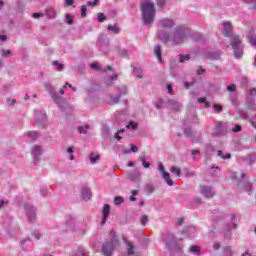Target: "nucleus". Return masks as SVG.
I'll use <instances>...</instances> for the list:
<instances>
[{
    "mask_svg": "<svg viewBox=\"0 0 256 256\" xmlns=\"http://www.w3.org/2000/svg\"><path fill=\"white\" fill-rule=\"evenodd\" d=\"M142 19L146 25L153 24L155 19V4L151 0L141 3Z\"/></svg>",
    "mask_w": 256,
    "mask_h": 256,
    "instance_id": "nucleus-1",
    "label": "nucleus"
},
{
    "mask_svg": "<svg viewBox=\"0 0 256 256\" xmlns=\"http://www.w3.org/2000/svg\"><path fill=\"white\" fill-rule=\"evenodd\" d=\"M230 45L234 51L235 59H241L243 57V47L241 46V38L234 35L230 38Z\"/></svg>",
    "mask_w": 256,
    "mask_h": 256,
    "instance_id": "nucleus-2",
    "label": "nucleus"
},
{
    "mask_svg": "<svg viewBox=\"0 0 256 256\" xmlns=\"http://www.w3.org/2000/svg\"><path fill=\"white\" fill-rule=\"evenodd\" d=\"M227 123L218 122L214 127V135H225L229 130L227 129Z\"/></svg>",
    "mask_w": 256,
    "mask_h": 256,
    "instance_id": "nucleus-3",
    "label": "nucleus"
},
{
    "mask_svg": "<svg viewBox=\"0 0 256 256\" xmlns=\"http://www.w3.org/2000/svg\"><path fill=\"white\" fill-rule=\"evenodd\" d=\"M160 26L163 29H171L175 27V22L169 18H164L160 21Z\"/></svg>",
    "mask_w": 256,
    "mask_h": 256,
    "instance_id": "nucleus-4",
    "label": "nucleus"
},
{
    "mask_svg": "<svg viewBox=\"0 0 256 256\" xmlns=\"http://www.w3.org/2000/svg\"><path fill=\"white\" fill-rule=\"evenodd\" d=\"M185 33L179 29H176V33L174 34V43L181 44L183 43V39H185Z\"/></svg>",
    "mask_w": 256,
    "mask_h": 256,
    "instance_id": "nucleus-5",
    "label": "nucleus"
},
{
    "mask_svg": "<svg viewBox=\"0 0 256 256\" xmlns=\"http://www.w3.org/2000/svg\"><path fill=\"white\" fill-rule=\"evenodd\" d=\"M112 251H113V243L106 242L103 245V248H102L103 255L104 256H111Z\"/></svg>",
    "mask_w": 256,
    "mask_h": 256,
    "instance_id": "nucleus-6",
    "label": "nucleus"
},
{
    "mask_svg": "<svg viewBox=\"0 0 256 256\" xmlns=\"http://www.w3.org/2000/svg\"><path fill=\"white\" fill-rule=\"evenodd\" d=\"M223 35L224 37H231V32L233 31V26L231 25V22H224L223 23Z\"/></svg>",
    "mask_w": 256,
    "mask_h": 256,
    "instance_id": "nucleus-7",
    "label": "nucleus"
},
{
    "mask_svg": "<svg viewBox=\"0 0 256 256\" xmlns=\"http://www.w3.org/2000/svg\"><path fill=\"white\" fill-rule=\"evenodd\" d=\"M102 213H103V219H102L101 225H105V222L107 221V218L111 213V206H109V204H105Z\"/></svg>",
    "mask_w": 256,
    "mask_h": 256,
    "instance_id": "nucleus-8",
    "label": "nucleus"
},
{
    "mask_svg": "<svg viewBox=\"0 0 256 256\" xmlns=\"http://www.w3.org/2000/svg\"><path fill=\"white\" fill-rule=\"evenodd\" d=\"M202 195L206 197L207 199H210V197H213V192L211 191V187L203 186L201 188Z\"/></svg>",
    "mask_w": 256,
    "mask_h": 256,
    "instance_id": "nucleus-9",
    "label": "nucleus"
},
{
    "mask_svg": "<svg viewBox=\"0 0 256 256\" xmlns=\"http://www.w3.org/2000/svg\"><path fill=\"white\" fill-rule=\"evenodd\" d=\"M154 55H155L156 59H158L159 63H161V61H163L162 56H161V46H159V45L154 46Z\"/></svg>",
    "mask_w": 256,
    "mask_h": 256,
    "instance_id": "nucleus-10",
    "label": "nucleus"
},
{
    "mask_svg": "<svg viewBox=\"0 0 256 256\" xmlns=\"http://www.w3.org/2000/svg\"><path fill=\"white\" fill-rule=\"evenodd\" d=\"M168 104L170 105L173 111H179V109H181V104H179V102L175 100H169Z\"/></svg>",
    "mask_w": 256,
    "mask_h": 256,
    "instance_id": "nucleus-11",
    "label": "nucleus"
},
{
    "mask_svg": "<svg viewBox=\"0 0 256 256\" xmlns=\"http://www.w3.org/2000/svg\"><path fill=\"white\" fill-rule=\"evenodd\" d=\"M162 177L164 181H166L167 185H169L170 187H173V180L171 179V175L169 174V172H164L162 174Z\"/></svg>",
    "mask_w": 256,
    "mask_h": 256,
    "instance_id": "nucleus-12",
    "label": "nucleus"
},
{
    "mask_svg": "<svg viewBox=\"0 0 256 256\" xmlns=\"http://www.w3.org/2000/svg\"><path fill=\"white\" fill-rule=\"evenodd\" d=\"M82 198L85 199V201H89V199H91V191L87 188L82 189Z\"/></svg>",
    "mask_w": 256,
    "mask_h": 256,
    "instance_id": "nucleus-13",
    "label": "nucleus"
},
{
    "mask_svg": "<svg viewBox=\"0 0 256 256\" xmlns=\"http://www.w3.org/2000/svg\"><path fill=\"white\" fill-rule=\"evenodd\" d=\"M126 245L128 247L127 249V255H134L135 254V246L132 242H126Z\"/></svg>",
    "mask_w": 256,
    "mask_h": 256,
    "instance_id": "nucleus-14",
    "label": "nucleus"
},
{
    "mask_svg": "<svg viewBox=\"0 0 256 256\" xmlns=\"http://www.w3.org/2000/svg\"><path fill=\"white\" fill-rule=\"evenodd\" d=\"M107 29H108V31H112V33H115V34L121 33V29L117 27V24H115V25L109 24L107 26Z\"/></svg>",
    "mask_w": 256,
    "mask_h": 256,
    "instance_id": "nucleus-15",
    "label": "nucleus"
},
{
    "mask_svg": "<svg viewBox=\"0 0 256 256\" xmlns=\"http://www.w3.org/2000/svg\"><path fill=\"white\" fill-rule=\"evenodd\" d=\"M41 151V146H34L32 149L33 157H39V155H41Z\"/></svg>",
    "mask_w": 256,
    "mask_h": 256,
    "instance_id": "nucleus-16",
    "label": "nucleus"
},
{
    "mask_svg": "<svg viewBox=\"0 0 256 256\" xmlns=\"http://www.w3.org/2000/svg\"><path fill=\"white\" fill-rule=\"evenodd\" d=\"M189 252L194 253L195 255H199V253L201 252V248L199 246L193 245V246H190Z\"/></svg>",
    "mask_w": 256,
    "mask_h": 256,
    "instance_id": "nucleus-17",
    "label": "nucleus"
},
{
    "mask_svg": "<svg viewBox=\"0 0 256 256\" xmlns=\"http://www.w3.org/2000/svg\"><path fill=\"white\" fill-rule=\"evenodd\" d=\"M130 181H139L141 179V174L139 172L137 173H132L129 175Z\"/></svg>",
    "mask_w": 256,
    "mask_h": 256,
    "instance_id": "nucleus-18",
    "label": "nucleus"
},
{
    "mask_svg": "<svg viewBox=\"0 0 256 256\" xmlns=\"http://www.w3.org/2000/svg\"><path fill=\"white\" fill-rule=\"evenodd\" d=\"M170 172L177 175V177H181V168L173 166L170 168Z\"/></svg>",
    "mask_w": 256,
    "mask_h": 256,
    "instance_id": "nucleus-19",
    "label": "nucleus"
},
{
    "mask_svg": "<svg viewBox=\"0 0 256 256\" xmlns=\"http://www.w3.org/2000/svg\"><path fill=\"white\" fill-rule=\"evenodd\" d=\"M52 65H54L56 67L57 71H63V69H64L63 64L59 63V61H57V60H54L52 62Z\"/></svg>",
    "mask_w": 256,
    "mask_h": 256,
    "instance_id": "nucleus-20",
    "label": "nucleus"
},
{
    "mask_svg": "<svg viewBox=\"0 0 256 256\" xmlns=\"http://www.w3.org/2000/svg\"><path fill=\"white\" fill-rule=\"evenodd\" d=\"M223 251L225 256H233V250H231V247L226 246L223 248Z\"/></svg>",
    "mask_w": 256,
    "mask_h": 256,
    "instance_id": "nucleus-21",
    "label": "nucleus"
},
{
    "mask_svg": "<svg viewBox=\"0 0 256 256\" xmlns=\"http://www.w3.org/2000/svg\"><path fill=\"white\" fill-rule=\"evenodd\" d=\"M78 131L79 133L86 135L87 131H89V125L78 127Z\"/></svg>",
    "mask_w": 256,
    "mask_h": 256,
    "instance_id": "nucleus-22",
    "label": "nucleus"
},
{
    "mask_svg": "<svg viewBox=\"0 0 256 256\" xmlns=\"http://www.w3.org/2000/svg\"><path fill=\"white\" fill-rule=\"evenodd\" d=\"M190 59H191V56L189 54H186V55L181 54L179 62L185 63V61H189Z\"/></svg>",
    "mask_w": 256,
    "mask_h": 256,
    "instance_id": "nucleus-23",
    "label": "nucleus"
},
{
    "mask_svg": "<svg viewBox=\"0 0 256 256\" xmlns=\"http://www.w3.org/2000/svg\"><path fill=\"white\" fill-rule=\"evenodd\" d=\"M218 157H221V159H231V154L227 153L226 155L223 154V151H218Z\"/></svg>",
    "mask_w": 256,
    "mask_h": 256,
    "instance_id": "nucleus-24",
    "label": "nucleus"
},
{
    "mask_svg": "<svg viewBox=\"0 0 256 256\" xmlns=\"http://www.w3.org/2000/svg\"><path fill=\"white\" fill-rule=\"evenodd\" d=\"M198 103H204L205 107H207V108L211 107V104L209 102H207V98H205V97L198 98Z\"/></svg>",
    "mask_w": 256,
    "mask_h": 256,
    "instance_id": "nucleus-25",
    "label": "nucleus"
},
{
    "mask_svg": "<svg viewBox=\"0 0 256 256\" xmlns=\"http://www.w3.org/2000/svg\"><path fill=\"white\" fill-rule=\"evenodd\" d=\"M138 127V124L133 122V121H130L127 126H126V129H137Z\"/></svg>",
    "mask_w": 256,
    "mask_h": 256,
    "instance_id": "nucleus-26",
    "label": "nucleus"
},
{
    "mask_svg": "<svg viewBox=\"0 0 256 256\" xmlns=\"http://www.w3.org/2000/svg\"><path fill=\"white\" fill-rule=\"evenodd\" d=\"M124 201H125V199H123V197L116 196L114 198L115 205H121V203H124Z\"/></svg>",
    "mask_w": 256,
    "mask_h": 256,
    "instance_id": "nucleus-27",
    "label": "nucleus"
},
{
    "mask_svg": "<svg viewBox=\"0 0 256 256\" xmlns=\"http://www.w3.org/2000/svg\"><path fill=\"white\" fill-rule=\"evenodd\" d=\"M67 153H70V161H73L75 159V156L73 155L74 153V148L73 146H70L68 149H67Z\"/></svg>",
    "mask_w": 256,
    "mask_h": 256,
    "instance_id": "nucleus-28",
    "label": "nucleus"
},
{
    "mask_svg": "<svg viewBox=\"0 0 256 256\" xmlns=\"http://www.w3.org/2000/svg\"><path fill=\"white\" fill-rule=\"evenodd\" d=\"M98 21L103 23V21H107V17L103 13H98Z\"/></svg>",
    "mask_w": 256,
    "mask_h": 256,
    "instance_id": "nucleus-29",
    "label": "nucleus"
},
{
    "mask_svg": "<svg viewBox=\"0 0 256 256\" xmlns=\"http://www.w3.org/2000/svg\"><path fill=\"white\" fill-rule=\"evenodd\" d=\"M81 17H87V6L82 5L81 7Z\"/></svg>",
    "mask_w": 256,
    "mask_h": 256,
    "instance_id": "nucleus-30",
    "label": "nucleus"
},
{
    "mask_svg": "<svg viewBox=\"0 0 256 256\" xmlns=\"http://www.w3.org/2000/svg\"><path fill=\"white\" fill-rule=\"evenodd\" d=\"M236 89H237V85H235V84H230L227 87V91H229L230 93H233L234 91H236Z\"/></svg>",
    "mask_w": 256,
    "mask_h": 256,
    "instance_id": "nucleus-31",
    "label": "nucleus"
},
{
    "mask_svg": "<svg viewBox=\"0 0 256 256\" xmlns=\"http://www.w3.org/2000/svg\"><path fill=\"white\" fill-rule=\"evenodd\" d=\"M99 159H100L99 155H96V156L91 155L90 156V161H91L92 164L97 163V161H99Z\"/></svg>",
    "mask_w": 256,
    "mask_h": 256,
    "instance_id": "nucleus-32",
    "label": "nucleus"
},
{
    "mask_svg": "<svg viewBox=\"0 0 256 256\" xmlns=\"http://www.w3.org/2000/svg\"><path fill=\"white\" fill-rule=\"evenodd\" d=\"M87 5L88 7H97V5H99V0H94L93 2L88 1Z\"/></svg>",
    "mask_w": 256,
    "mask_h": 256,
    "instance_id": "nucleus-33",
    "label": "nucleus"
},
{
    "mask_svg": "<svg viewBox=\"0 0 256 256\" xmlns=\"http://www.w3.org/2000/svg\"><path fill=\"white\" fill-rule=\"evenodd\" d=\"M240 131H242V127L239 124L235 125L232 129L233 133H239Z\"/></svg>",
    "mask_w": 256,
    "mask_h": 256,
    "instance_id": "nucleus-34",
    "label": "nucleus"
},
{
    "mask_svg": "<svg viewBox=\"0 0 256 256\" xmlns=\"http://www.w3.org/2000/svg\"><path fill=\"white\" fill-rule=\"evenodd\" d=\"M248 39H249V43H250L251 45H256V37H255V36L249 35V36H248Z\"/></svg>",
    "mask_w": 256,
    "mask_h": 256,
    "instance_id": "nucleus-35",
    "label": "nucleus"
},
{
    "mask_svg": "<svg viewBox=\"0 0 256 256\" xmlns=\"http://www.w3.org/2000/svg\"><path fill=\"white\" fill-rule=\"evenodd\" d=\"M148 221H149V218L147 217V215L142 216V218H141L142 225H147Z\"/></svg>",
    "mask_w": 256,
    "mask_h": 256,
    "instance_id": "nucleus-36",
    "label": "nucleus"
},
{
    "mask_svg": "<svg viewBox=\"0 0 256 256\" xmlns=\"http://www.w3.org/2000/svg\"><path fill=\"white\" fill-rule=\"evenodd\" d=\"M213 109H215L219 113H221V111H223V107L221 105H219V104H214L213 105Z\"/></svg>",
    "mask_w": 256,
    "mask_h": 256,
    "instance_id": "nucleus-37",
    "label": "nucleus"
},
{
    "mask_svg": "<svg viewBox=\"0 0 256 256\" xmlns=\"http://www.w3.org/2000/svg\"><path fill=\"white\" fill-rule=\"evenodd\" d=\"M66 21H67L68 25H72L73 17H71L69 14H66Z\"/></svg>",
    "mask_w": 256,
    "mask_h": 256,
    "instance_id": "nucleus-38",
    "label": "nucleus"
},
{
    "mask_svg": "<svg viewBox=\"0 0 256 256\" xmlns=\"http://www.w3.org/2000/svg\"><path fill=\"white\" fill-rule=\"evenodd\" d=\"M11 55V50H3L2 51V57H9Z\"/></svg>",
    "mask_w": 256,
    "mask_h": 256,
    "instance_id": "nucleus-39",
    "label": "nucleus"
},
{
    "mask_svg": "<svg viewBox=\"0 0 256 256\" xmlns=\"http://www.w3.org/2000/svg\"><path fill=\"white\" fill-rule=\"evenodd\" d=\"M163 107V99H159L158 103H156V109H161Z\"/></svg>",
    "mask_w": 256,
    "mask_h": 256,
    "instance_id": "nucleus-40",
    "label": "nucleus"
},
{
    "mask_svg": "<svg viewBox=\"0 0 256 256\" xmlns=\"http://www.w3.org/2000/svg\"><path fill=\"white\" fill-rule=\"evenodd\" d=\"M157 5L159 7H165V5H166L165 0H157Z\"/></svg>",
    "mask_w": 256,
    "mask_h": 256,
    "instance_id": "nucleus-41",
    "label": "nucleus"
},
{
    "mask_svg": "<svg viewBox=\"0 0 256 256\" xmlns=\"http://www.w3.org/2000/svg\"><path fill=\"white\" fill-rule=\"evenodd\" d=\"M73 3H75L74 0H65L66 7H71V5H73Z\"/></svg>",
    "mask_w": 256,
    "mask_h": 256,
    "instance_id": "nucleus-42",
    "label": "nucleus"
},
{
    "mask_svg": "<svg viewBox=\"0 0 256 256\" xmlns=\"http://www.w3.org/2000/svg\"><path fill=\"white\" fill-rule=\"evenodd\" d=\"M33 19H39V17H43V14L41 13H34L32 14Z\"/></svg>",
    "mask_w": 256,
    "mask_h": 256,
    "instance_id": "nucleus-43",
    "label": "nucleus"
},
{
    "mask_svg": "<svg viewBox=\"0 0 256 256\" xmlns=\"http://www.w3.org/2000/svg\"><path fill=\"white\" fill-rule=\"evenodd\" d=\"M159 37H160V39H164L165 43H169V36L163 37V35L161 33H159Z\"/></svg>",
    "mask_w": 256,
    "mask_h": 256,
    "instance_id": "nucleus-44",
    "label": "nucleus"
},
{
    "mask_svg": "<svg viewBox=\"0 0 256 256\" xmlns=\"http://www.w3.org/2000/svg\"><path fill=\"white\" fill-rule=\"evenodd\" d=\"M142 165L145 169H149V167H151V164H149L147 161L142 162Z\"/></svg>",
    "mask_w": 256,
    "mask_h": 256,
    "instance_id": "nucleus-45",
    "label": "nucleus"
},
{
    "mask_svg": "<svg viewBox=\"0 0 256 256\" xmlns=\"http://www.w3.org/2000/svg\"><path fill=\"white\" fill-rule=\"evenodd\" d=\"M52 99L55 101V103H59L61 98H59V96L54 94V95H52Z\"/></svg>",
    "mask_w": 256,
    "mask_h": 256,
    "instance_id": "nucleus-46",
    "label": "nucleus"
},
{
    "mask_svg": "<svg viewBox=\"0 0 256 256\" xmlns=\"http://www.w3.org/2000/svg\"><path fill=\"white\" fill-rule=\"evenodd\" d=\"M131 150L133 151V153H137V151H139V148L133 144H131Z\"/></svg>",
    "mask_w": 256,
    "mask_h": 256,
    "instance_id": "nucleus-47",
    "label": "nucleus"
},
{
    "mask_svg": "<svg viewBox=\"0 0 256 256\" xmlns=\"http://www.w3.org/2000/svg\"><path fill=\"white\" fill-rule=\"evenodd\" d=\"M159 171H161L162 174H163V173H167V171H165V166H163V164H160V165H159Z\"/></svg>",
    "mask_w": 256,
    "mask_h": 256,
    "instance_id": "nucleus-48",
    "label": "nucleus"
},
{
    "mask_svg": "<svg viewBox=\"0 0 256 256\" xmlns=\"http://www.w3.org/2000/svg\"><path fill=\"white\" fill-rule=\"evenodd\" d=\"M114 138H115V139H118V141H121V139H123V137H121V136L119 135V132H116V133L114 134Z\"/></svg>",
    "mask_w": 256,
    "mask_h": 256,
    "instance_id": "nucleus-49",
    "label": "nucleus"
},
{
    "mask_svg": "<svg viewBox=\"0 0 256 256\" xmlns=\"http://www.w3.org/2000/svg\"><path fill=\"white\" fill-rule=\"evenodd\" d=\"M91 67H92V69L98 70L99 69V64L98 63H92Z\"/></svg>",
    "mask_w": 256,
    "mask_h": 256,
    "instance_id": "nucleus-50",
    "label": "nucleus"
},
{
    "mask_svg": "<svg viewBox=\"0 0 256 256\" xmlns=\"http://www.w3.org/2000/svg\"><path fill=\"white\" fill-rule=\"evenodd\" d=\"M213 249H215V250L221 249V244L215 243V244L213 245Z\"/></svg>",
    "mask_w": 256,
    "mask_h": 256,
    "instance_id": "nucleus-51",
    "label": "nucleus"
},
{
    "mask_svg": "<svg viewBox=\"0 0 256 256\" xmlns=\"http://www.w3.org/2000/svg\"><path fill=\"white\" fill-rule=\"evenodd\" d=\"M198 75H202V73H205V69L199 68L197 70Z\"/></svg>",
    "mask_w": 256,
    "mask_h": 256,
    "instance_id": "nucleus-52",
    "label": "nucleus"
},
{
    "mask_svg": "<svg viewBox=\"0 0 256 256\" xmlns=\"http://www.w3.org/2000/svg\"><path fill=\"white\" fill-rule=\"evenodd\" d=\"M0 41H7V35L0 36Z\"/></svg>",
    "mask_w": 256,
    "mask_h": 256,
    "instance_id": "nucleus-53",
    "label": "nucleus"
},
{
    "mask_svg": "<svg viewBox=\"0 0 256 256\" xmlns=\"http://www.w3.org/2000/svg\"><path fill=\"white\" fill-rule=\"evenodd\" d=\"M250 95H256V88H252L250 90Z\"/></svg>",
    "mask_w": 256,
    "mask_h": 256,
    "instance_id": "nucleus-54",
    "label": "nucleus"
},
{
    "mask_svg": "<svg viewBox=\"0 0 256 256\" xmlns=\"http://www.w3.org/2000/svg\"><path fill=\"white\" fill-rule=\"evenodd\" d=\"M140 161L142 163H144V161H145V154L140 155Z\"/></svg>",
    "mask_w": 256,
    "mask_h": 256,
    "instance_id": "nucleus-55",
    "label": "nucleus"
},
{
    "mask_svg": "<svg viewBox=\"0 0 256 256\" xmlns=\"http://www.w3.org/2000/svg\"><path fill=\"white\" fill-rule=\"evenodd\" d=\"M192 155H199V150H192Z\"/></svg>",
    "mask_w": 256,
    "mask_h": 256,
    "instance_id": "nucleus-56",
    "label": "nucleus"
},
{
    "mask_svg": "<svg viewBox=\"0 0 256 256\" xmlns=\"http://www.w3.org/2000/svg\"><path fill=\"white\" fill-rule=\"evenodd\" d=\"M131 193H132V196L135 197V195H137L139 192L137 190H132Z\"/></svg>",
    "mask_w": 256,
    "mask_h": 256,
    "instance_id": "nucleus-57",
    "label": "nucleus"
},
{
    "mask_svg": "<svg viewBox=\"0 0 256 256\" xmlns=\"http://www.w3.org/2000/svg\"><path fill=\"white\" fill-rule=\"evenodd\" d=\"M167 89H168L169 93H171V91H173V87L171 85H167Z\"/></svg>",
    "mask_w": 256,
    "mask_h": 256,
    "instance_id": "nucleus-58",
    "label": "nucleus"
},
{
    "mask_svg": "<svg viewBox=\"0 0 256 256\" xmlns=\"http://www.w3.org/2000/svg\"><path fill=\"white\" fill-rule=\"evenodd\" d=\"M128 167H135V163L134 162H128Z\"/></svg>",
    "mask_w": 256,
    "mask_h": 256,
    "instance_id": "nucleus-59",
    "label": "nucleus"
},
{
    "mask_svg": "<svg viewBox=\"0 0 256 256\" xmlns=\"http://www.w3.org/2000/svg\"><path fill=\"white\" fill-rule=\"evenodd\" d=\"M231 177H232V179H237V173H235V172L232 173V176H231Z\"/></svg>",
    "mask_w": 256,
    "mask_h": 256,
    "instance_id": "nucleus-60",
    "label": "nucleus"
},
{
    "mask_svg": "<svg viewBox=\"0 0 256 256\" xmlns=\"http://www.w3.org/2000/svg\"><path fill=\"white\" fill-rule=\"evenodd\" d=\"M110 235H111L112 237H115V230H111V231H110Z\"/></svg>",
    "mask_w": 256,
    "mask_h": 256,
    "instance_id": "nucleus-61",
    "label": "nucleus"
},
{
    "mask_svg": "<svg viewBox=\"0 0 256 256\" xmlns=\"http://www.w3.org/2000/svg\"><path fill=\"white\" fill-rule=\"evenodd\" d=\"M42 121H47V116L45 114L42 115Z\"/></svg>",
    "mask_w": 256,
    "mask_h": 256,
    "instance_id": "nucleus-62",
    "label": "nucleus"
},
{
    "mask_svg": "<svg viewBox=\"0 0 256 256\" xmlns=\"http://www.w3.org/2000/svg\"><path fill=\"white\" fill-rule=\"evenodd\" d=\"M246 3H256V0H246Z\"/></svg>",
    "mask_w": 256,
    "mask_h": 256,
    "instance_id": "nucleus-63",
    "label": "nucleus"
},
{
    "mask_svg": "<svg viewBox=\"0 0 256 256\" xmlns=\"http://www.w3.org/2000/svg\"><path fill=\"white\" fill-rule=\"evenodd\" d=\"M130 201H137V198L135 196L130 197Z\"/></svg>",
    "mask_w": 256,
    "mask_h": 256,
    "instance_id": "nucleus-64",
    "label": "nucleus"
}]
</instances>
